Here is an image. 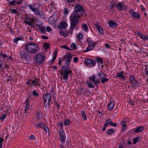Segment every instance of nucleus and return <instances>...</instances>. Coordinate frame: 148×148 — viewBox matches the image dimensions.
Wrapping results in <instances>:
<instances>
[{"mask_svg":"<svg viewBox=\"0 0 148 148\" xmlns=\"http://www.w3.org/2000/svg\"><path fill=\"white\" fill-rule=\"evenodd\" d=\"M24 23L26 24H28L29 26L31 25H32L31 23L30 22H28V21H24Z\"/></svg>","mask_w":148,"mask_h":148,"instance_id":"680f3d73","label":"nucleus"},{"mask_svg":"<svg viewBox=\"0 0 148 148\" xmlns=\"http://www.w3.org/2000/svg\"><path fill=\"white\" fill-rule=\"evenodd\" d=\"M96 27L97 30L101 34H103V30L101 27L99 25L97 24L95 25Z\"/></svg>","mask_w":148,"mask_h":148,"instance_id":"b1692460","label":"nucleus"},{"mask_svg":"<svg viewBox=\"0 0 148 148\" xmlns=\"http://www.w3.org/2000/svg\"><path fill=\"white\" fill-rule=\"evenodd\" d=\"M44 45L47 49H48L49 47V45L47 42L44 43Z\"/></svg>","mask_w":148,"mask_h":148,"instance_id":"09e8293b","label":"nucleus"},{"mask_svg":"<svg viewBox=\"0 0 148 148\" xmlns=\"http://www.w3.org/2000/svg\"><path fill=\"white\" fill-rule=\"evenodd\" d=\"M4 141V139L3 138L0 137V148L2 147V143Z\"/></svg>","mask_w":148,"mask_h":148,"instance_id":"8fccbe9b","label":"nucleus"},{"mask_svg":"<svg viewBox=\"0 0 148 148\" xmlns=\"http://www.w3.org/2000/svg\"><path fill=\"white\" fill-rule=\"evenodd\" d=\"M87 85L88 87L90 88H94V85H92V83L90 82H87Z\"/></svg>","mask_w":148,"mask_h":148,"instance_id":"c9c22d12","label":"nucleus"},{"mask_svg":"<svg viewBox=\"0 0 148 148\" xmlns=\"http://www.w3.org/2000/svg\"><path fill=\"white\" fill-rule=\"evenodd\" d=\"M42 129L44 130L46 132H48V134H49V129L48 127L47 126H46L45 125L44 127V128H43Z\"/></svg>","mask_w":148,"mask_h":148,"instance_id":"58836bf2","label":"nucleus"},{"mask_svg":"<svg viewBox=\"0 0 148 148\" xmlns=\"http://www.w3.org/2000/svg\"><path fill=\"white\" fill-rule=\"evenodd\" d=\"M130 13L131 14L132 17L138 18H140V15L139 13L134 11L131 12Z\"/></svg>","mask_w":148,"mask_h":148,"instance_id":"aec40b11","label":"nucleus"},{"mask_svg":"<svg viewBox=\"0 0 148 148\" xmlns=\"http://www.w3.org/2000/svg\"><path fill=\"white\" fill-rule=\"evenodd\" d=\"M56 21V20L55 19L53 15L51 16L48 19L49 23L51 24H53Z\"/></svg>","mask_w":148,"mask_h":148,"instance_id":"4be33fe9","label":"nucleus"},{"mask_svg":"<svg viewBox=\"0 0 148 148\" xmlns=\"http://www.w3.org/2000/svg\"><path fill=\"white\" fill-rule=\"evenodd\" d=\"M41 37L42 39H47L48 38V37L43 35L41 36Z\"/></svg>","mask_w":148,"mask_h":148,"instance_id":"69168bd1","label":"nucleus"},{"mask_svg":"<svg viewBox=\"0 0 148 148\" xmlns=\"http://www.w3.org/2000/svg\"><path fill=\"white\" fill-rule=\"evenodd\" d=\"M138 138H135L133 139V141L134 143V144H136L138 142Z\"/></svg>","mask_w":148,"mask_h":148,"instance_id":"4d7b16f0","label":"nucleus"},{"mask_svg":"<svg viewBox=\"0 0 148 148\" xmlns=\"http://www.w3.org/2000/svg\"><path fill=\"white\" fill-rule=\"evenodd\" d=\"M145 129L144 126H138L134 130V132L135 133H137L142 132Z\"/></svg>","mask_w":148,"mask_h":148,"instance_id":"4468645a","label":"nucleus"},{"mask_svg":"<svg viewBox=\"0 0 148 148\" xmlns=\"http://www.w3.org/2000/svg\"><path fill=\"white\" fill-rule=\"evenodd\" d=\"M46 59L45 54L43 53H39L36 55L34 58L35 62L37 64L42 63Z\"/></svg>","mask_w":148,"mask_h":148,"instance_id":"20e7f679","label":"nucleus"},{"mask_svg":"<svg viewBox=\"0 0 148 148\" xmlns=\"http://www.w3.org/2000/svg\"><path fill=\"white\" fill-rule=\"evenodd\" d=\"M64 58H66V59L65 61L66 64L67 65L66 67L68 66V68H69L68 66L70 64L71 60L72 59V56L69 54H66L64 56Z\"/></svg>","mask_w":148,"mask_h":148,"instance_id":"9b49d317","label":"nucleus"},{"mask_svg":"<svg viewBox=\"0 0 148 148\" xmlns=\"http://www.w3.org/2000/svg\"><path fill=\"white\" fill-rule=\"evenodd\" d=\"M81 114L83 118H84V120H86L87 118L85 112L84 111H82L81 112Z\"/></svg>","mask_w":148,"mask_h":148,"instance_id":"473e14b6","label":"nucleus"},{"mask_svg":"<svg viewBox=\"0 0 148 148\" xmlns=\"http://www.w3.org/2000/svg\"><path fill=\"white\" fill-rule=\"evenodd\" d=\"M70 47L73 49H75L76 47V45L74 43H72L70 46Z\"/></svg>","mask_w":148,"mask_h":148,"instance_id":"de8ad7c7","label":"nucleus"},{"mask_svg":"<svg viewBox=\"0 0 148 148\" xmlns=\"http://www.w3.org/2000/svg\"><path fill=\"white\" fill-rule=\"evenodd\" d=\"M115 3H114V2H113V1L111 2L110 3V8L111 9H113V8L115 7Z\"/></svg>","mask_w":148,"mask_h":148,"instance_id":"37998d69","label":"nucleus"},{"mask_svg":"<svg viewBox=\"0 0 148 148\" xmlns=\"http://www.w3.org/2000/svg\"><path fill=\"white\" fill-rule=\"evenodd\" d=\"M11 12L12 13H14V14H17L18 12L17 11L14 9H12L11 10Z\"/></svg>","mask_w":148,"mask_h":148,"instance_id":"5fc2aeb1","label":"nucleus"},{"mask_svg":"<svg viewBox=\"0 0 148 148\" xmlns=\"http://www.w3.org/2000/svg\"><path fill=\"white\" fill-rule=\"evenodd\" d=\"M77 38L78 40L81 39L83 37V35L82 34H79L77 36Z\"/></svg>","mask_w":148,"mask_h":148,"instance_id":"79ce46f5","label":"nucleus"},{"mask_svg":"<svg viewBox=\"0 0 148 148\" xmlns=\"http://www.w3.org/2000/svg\"><path fill=\"white\" fill-rule=\"evenodd\" d=\"M114 102L112 101L110 102V104L108 105V109L109 110L112 109L114 106Z\"/></svg>","mask_w":148,"mask_h":148,"instance_id":"a878e982","label":"nucleus"},{"mask_svg":"<svg viewBox=\"0 0 148 148\" xmlns=\"http://www.w3.org/2000/svg\"><path fill=\"white\" fill-rule=\"evenodd\" d=\"M39 80L37 78H35L34 80H32V86H40Z\"/></svg>","mask_w":148,"mask_h":148,"instance_id":"a211bd4d","label":"nucleus"},{"mask_svg":"<svg viewBox=\"0 0 148 148\" xmlns=\"http://www.w3.org/2000/svg\"><path fill=\"white\" fill-rule=\"evenodd\" d=\"M123 71L120 72L119 73H117L116 74V76L119 77H120L121 78L123 79H124L125 78V76H123Z\"/></svg>","mask_w":148,"mask_h":148,"instance_id":"393cba45","label":"nucleus"},{"mask_svg":"<svg viewBox=\"0 0 148 148\" xmlns=\"http://www.w3.org/2000/svg\"><path fill=\"white\" fill-rule=\"evenodd\" d=\"M88 43V46L85 50L83 51L84 53L88 52L92 50L95 45L96 42H93L89 38H87L86 40Z\"/></svg>","mask_w":148,"mask_h":148,"instance_id":"0eeeda50","label":"nucleus"},{"mask_svg":"<svg viewBox=\"0 0 148 148\" xmlns=\"http://www.w3.org/2000/svg\"><path fill=\"white\" fill-rule=\"evenodd\" d=\"M67 25V23L65 22H63L60 23L58 25V28L59 29H61L65 28Z\"/></svg>","mask_w":148,"mask_h":148,"instance_id":"f3484780","label":"nucleus"},{"mask_svg":"<svg viewBox=\"0 0 148 148\" xmlns=\"http://www.w3.org/2000/svg\"><path fill=\"white\" fill-rule=\"evenodd\" d=\"M74 13L82 16L84 13V10L83 7L81 5L77 4L74 8Z\"/></svg>","mask_w":148,"mask_h":148,"instance_id":"6e6552de","label":"nucleus"},{"mask_svg":"<svg viewBox=\"0 0 148 148\" xmlns=\"http://www.w3.org/2000/svg\"><path fill=\"white\" fill-rule=\"evenodd\" d=\"M82 27L83 30L85 32H87L88 30V27L86 24L84 23L82 24Z\"/></svg>","mask_w":148,"mask_h":148,"instance_id":"c85d7f7f","label":"nucleus"},{"mask_svg":"<svg viewBox=\"0 0 148 148\" xmlns=\"http://www.w3.org/2000/svg\"><path fill=\"white\" fill-rule=\"evenodd\" d=\"M57 51L56 50H55L54 53L53 57L51 59L52 62H53L56 59L57 56Z\"/></svg>","mask_w":148,"mask_h":148,"instance_id":"c756f323","label":"nucleus"},{"mask_svg":"<svg viewBox=\"0 0 148 148\" xmlns=\"http://www.w3.org/2000/svg\"><path fill=\"white\" fill-rule=\"evenodd\" d=\"M59 135L60 137V141L63 143H65L66 140L65 135L63 130L59 132Z\"/></svg>","mask_w":148,"mask_h":148,"instance_id":"ddd939ff","label":"nucleus"},{"mask_svg":"<svg viewBox=\"0 0 148 148\" xmlns=\"http://www.w3.org/2000/svg\"><path fill=\"white\" fill-rule=\"evenodd\" d=\"M35 4H33V5H29L28 6L33 12L35 14L39 15L42 18L44 17L45 14L41 10L35 7Z\"/></svg>","mask_w":148,"mask_h":148,"instance_id":"39448f33","label":"nucleus"},{"mask_svg":"<svg viewBox=\"0 0 148 148\" xmlns=\"http://www.w3.org/2000/svg\"><path fill=\"white\" fill-rule=\"evenodd\" d=\"M42 117V114L40 112L37 113L36 116V118L37 119H39L40 118Z\"/></svg>","mask_w":148,"mask_h":148,"instance_id":"49530a36","label":"nucleus"},{"mask_svg":"<svg viewBox=\"0 0 148 148\" xmlns=\"http://www.w3.org/2000/svg\"><path fill=\"white\" fill-rule=\"evenodd\" d=\"M97 62H99L101 64H102L103 63V61L102 59L100 58L97 57Z\"/></svg>","mask_w":148,"mask_h":148,"instance_id":"f704fd0d","label":"nucleus"},{"mask_svg":"<svg viewBox=\"0 0 148 148\" xmlns=\"http://www.w3.org/2000/svg\"><path fill=\"white\" fill-rule=\"evenodd\" d=\"M68 13V10L66 9L65 8L64 9V13L65 14H67Z\"/></svg>","mask_w":148,"mask_h":148,"instance_id":"052dcab7","label":"nucleus"},{"mask_svg":"<svg viewBox=\"0 0 148 148\" xmlns=\"http://www.w3.org/2000/svg\"><path fill=\"white\" fill-rule=\"evenodd\" d=\"M121 124L123 129H125L126 127V124L123 121H122L121 122Z\"/></svg>","mask_w":148,"mask_h":148,"instance_id":"c03bdc74","label":"nucleus"},{"mask_svg":"<svg viewBox=\"0 0 148 148\" xmlns=\"http://www.w3.org/2000/svg\"><path fill=\"white\" fill-rule=\"evenodd\" d=\"M24 47L27 52L33 54H36L39 49L38 45L34 42L28 43L24 45Z\"/></svg>","mask_w":148,"mask_h":148,"instance_id":"f257e3e1","label":"nucleus"},{"mask_svg":"<svg viewBox=\"0 0 148 148\" xmlns=\"http://www.w3.org/2000/svg\"><path fill=\"white\" fill-rule=\"evenodd\" d=\"M25 19L26 20L30 21L32 23L34 22V21L33 20H31V18L28 17H26Z\"/></svg>","mask_w":148,"mask_h":148,"instance_id":"6e6d98bb","label":"nucleus"},{"mask_svg":"<svg viewBox=\"0 0 148 148\" xmlns=\"http://www.w3.org/2000/svg\"><path fill=\"white\" fill-rule=\"evenodd\" d=\"M130 83L133 86H136L138 84V82L135 78V77L133 75H131L129 78Z\"/></svg>","mask_w":148,"mask_h":148,"instance_id":"9d476101","label":"nucleus"},{"mask_svg":"<svg viewBox=\"0 0 148 148\" xmlns=\"http://www.w3.org/2000/svg\"><path fill=\"white\" fill-rule=\"evenodd\" d=\"M112 123V121L110 119H107L105 123L104 124L107 126L109 124L110 125H111Z\"/></svg>","mask_w":148,"mask_h":148,"instance_id":"2f4dec72","label":"nucleus"},{"mask_svg":"<svg viewBox=\"0 0 148 148\" xmlns=\"http://www.w3.org/2000/svg\"><path fill=\"white\" fill-rule=\"evenodd\" d=\"M58 125L60 127L61 129H62L63 127V123L61 122H59Z\"/></svg>","mask_w":148,"mask_h":148,"instance_id":"13d9d810","label":"nucleus"},{"mask_svg":"<svg viewBox=\"0 0 148 148\" xmlns=\"http://www.w3.org/2000/svg\"><path fill=\"white\" fill-rule=\"evenodd\" d=\"M116 6L117 9L120 11H121L123 10H125L127 8L126 6L122 2L118 3L116 4Z\"/></svg>","mask_w":148,"mask_h":148,"instance_id":"f8f14e48","label":"nucleus"},{"mask_svg":"<svg viewBox=\"0 0 148 148\" xmlns=\"http://www.w3.org/2000/svg\"><path fill=\"white\" fill-rule=\"evenodd\" d=\"M107 126L106 125H105V124H104V125H103V128L102 129V131H104L105 130L106 127H107Z\"/></svg>","mask_w":148,"mask_h":148,"instance_id":"774afa93","label":"nucleus"},{"mask_svg":"<svg viewBox=\"0 0 148 148\" xmlns=\"http://www.w3.org/2000/svg\"><path fill=\"white\" fill-rule=\"evenodd\" d=\"M46 29L48 32H50L51 31H52V29L51 27L49 26H47L46 27Z\"/></svg>","mask_w":148,"mask_h":148,"instance_id":"0e129e2a","label":"nucleus"},{"mask_svg":"<svg viewBox=\"0 0 148 148\" xmlns=\"http://www.w3.org/2000/svg\"><path fill=\"white\" fill-rule=\"evenodd\" d=\"M16 3V1L15 0H13L9 3V4L11 6H13Z\"/></svg>","mask_w":148,"mask_h":148,"instance_id":"3c124183","label":"nucleus"},{"mask_svg":"<svg viewBox=\"0 0 148 148\" xmlns=\"http://www.w3.org/2000/svg\"><path fill=\"white\" fill-rule=\"evenodd\" d=\"M108 23L110 27L112 28H113L114 27L117 25V23H116L112 21H109L108 22Z\"/></svg>","mask_w":148,"mask_h":148,"instance_id":"5701e85b","label":"nucleus"},{"mask_svg":"<svg viewBox=\"0 0 148 148\" xmlns=\"http://www.w3.org/2000/svg\"><path fill=\"white\" fill-rule=\"evenodd\" d=\"M6 115L5 114H3L1 116L0 119L1 121H3L5 118H6Z\"/></svg>","mask_w":148,"mask_h":148,"instance_id":"a18cd8bd","label":"nucleus"},{"mask_svg":"<svg viewBox=\"0 0 148 148\" xmlns=\"http://www.w3.org/2000/svg\"><path fill=\"white\" fill-rule=\"evenodd\" d=\"M59 33L61 35L65 37H66L68 35V34L67 32L62 30H60Z\"/></svg>","mask_w":148,"mask_h":148,"instance_id":"bb28decb","label":"nucleus"},{"mask_svg":"<svg viewBox=\"0 0 148 148\" xmlns=\"http://www.w3.org/2000/svg\"><path fill=\"white\" fill-rule=\"evenodd\" d=\"M43 99L44 102H46L47 101L49 103L51 99V95L49 93H46L43 95Z\"/></svg>","mask_w":148,"mask_h":148,"instance_id":"2eb2a0df","label":"nucleus"},{"mask_svg":"<svg viewBox=\"0 0 148 148\" xmlns=\"http://www.w3.org/2000/svg\"><path fill=\"white\" fill-rule=\"evenodd\" d=\"M81 16L75 13L71 15L70 17L71 20L70 23L71 28L70 29L71 30H72L74 29L76 25L78 22L79 18Z\"/></svg>","mask_w":148,"mask_h":148,"instance_id":"7ed1b4c3","label":"nucleus"},{"mask_svg":"<svg viewBox=\"0 0 148 148\" xmlns=\"http://www.w3.org/2000/svg\"><path fill=\"white\" fill-rule=\"evenodd\" d=\"M114 132V130L113 129H109L107 131V133L108 135L111 134L113 133Z\"/></svg>","mask_w":148,"mask_h":148,"instance_id":"7c9ffc66","label":"nucleus"},{"mask_svg":"<svg viewBox=\"0 0 148 148\" xmlns=\"http://www.w3.org/2000/svg\"><path fill=\"white\" fill-rule=\"evenodd\" d=\"M70 122V121L69 119H66L64 122V125H68Z\"/></svg>","mask_w":148,"mask_h":148,"instance_id":"72a5a7b5","label":"nucleus"},{"mask_svg":"<svg viewBox=\"0 0 148 148\" xmlns=\"http://www.w3.org/2000/svg\"><path fill=\"white\" fill-rule=\"evenodd\" d=\"M73 61L75 63H76L77 62L78 60V58L77 57H75L73 59Z\"/></svg>","mask_w":148,"mask_h":148,"instance_id":"e2e57ef3","label":"nucleus"},{"mask_svg":"<svg viewBox=\"0 0 148 148\" xmlns=\"http://www.w3.org/2000/svg\"><path fill=\"white\" fill-rule=\"evenodd\" d=\"M42 129L44 130L46 132H48V134H49V129L48 127L47 126H46L45 125L44 127V128H43Z\"/></svg>","mask_w":148,"mask_h":148,"instance_id":"ea45409f","label":"nucleus"},{"mask_svg":"<svg viewBox=\"0 0 148 148\" xmlns=\"http://www.w3.org/2000/svg\"><path fill=\"white\" fill-rule=\"evenodd\" d=\"M21 39L19 38H16L13 40V41L16 43H17V41L19 40H20Z\"/></svg>","mask_w":148,"mask_h":148,"instance_id":"603ef678","label":"nucleus"},{"mask_svg":"<svg viewBox=\"0 0 148 148\" xmlns=\"http://www.w3.org/2000/svg\"><path fill=\"white\" fill-rule=\"evenodd\" d=\"M138 35L139 36L140 38L143 40H148V36L143 35L142 34H138Z\"/></svg>","mask_w":148,"mask_h":148,"instance_id":"cd10ccee","label":"nucleus"},{"mask_svg":"<svg viewBox=\"0 0 148 148\" xmlns=\"http://www.w3.org/2000/svg\"><path fill=\"white\" fill-rule=\"evenodd\" d=\"M20 54L21 58L26 60H28L30 58L29 55L26 53L24 52L22 53L20 51Z\"/></svg>","mask_w":148,"mask_h":148,"instance_id":"6ab92c4d","label":"nucleus"},{"mask_svg":"<svg viewBox=\"0 0 148 148\" xmlns=\"http://www.w3.org/2000/svg\"><path fill=\"white\" fill-rule=\"evenodd\" d=\"M45 27L44 26H42L40 29H39L40 32L42 33H45Z\"/></svg>","mask_w":148,"mask_h":148,"instance_id":"a19ab883","label":"nucleus"},{"mask_svg":"<svg viewBox=\"0 0 148 148\" xmlns=\"http://www.w3.org/2000/svg\"><path fill=\"white\" fill-rule=\"evenodd\" d=\"M30 102V100L29 98L27 99L25 101V112L27 111L29 108V103Z\"/></svg>","mask_w":148,"mask_h":148,"instance_id":"dca6fc26","label":"nucleus"},{"mask_svg":"<svg viewBox=\"0 0 148 148\" xmlns=\"http://www.w3.org/2000/svg\"><path fill=\"white\" fill-rule=\"evenodd\" d=\"M29 138L30 140H34L35 138V137L33 135H31L30 136Z\"/></svg>","mask_w":148,"mask_h":148,"instance_id":"338daca9","label":"nucleus"},{"mask_svg":"<svg viewBox=\"0 0 148 148\" xmlns=\"http://www.w3.org/2000/svg\"><path fill=\"white\" fill-rule=\"evenodd\" d=\"M61 47L66 49L71 50V49L69 48L66 45H62L61 46Z\"/></svg>","mask_w":148,"mask_h":148,"instance_id":"864d4df0","label":"nucleus"},{"mask_svg":"<svg viewBox=\"0 0 148 148\" xmlns=\"http://www.w3.org/2000/svg\"><path fill=\"white\" fill-rule=\"evenodd\" d=\"M108 80V79L104 77L101 79V82L102 83H104L107 82Z\"/></svg>","mask_w":148,"mask_h":148,"instance_id":"e433bc0d","label":"nucleus"},{"mask_svg":"<svg viewBox=\"0 0 148 148\" xmlns=\"http://www.w3.org/2000/svg\"><path fill=\"white\" fill-rule=\"evenodd\" d=\"M44 106L45 108H48L49 107V103H48V102H47V103H46V102H44Z\"/></svg>","mask_w":148,"mask_h":148,"instance_id":"bf43d9fd","label":"nucleus"},{"mask_svg":"<svg viewBox=\"0 0 148 148\" xmlns=\"http://www.w3.org/2000/svg\"><path fill=\"white\" fill-rule=\"evenodd\" d=\"M32 94L35 97H37L39 95V94L37 93L36 91L35 90H33L32 92Z\"/></svg>","mask_w":148,"mask_h":148,"instance_id":"4c0bfd02","label":"nucleus"},{"mask_svg":"<svg viewBox=\"0 0 148 148\" xmlns=\"http://www.w3.org/2000/svg\"><path fill=\"white\" fill-rule=\"evenodd\" d=\"M62 71H59L60 74L63 75L61 78H63V79L65 81H67L69 78L68 75L72 74V71L70 69L65 65H63L62 68Z\"/></svg>","mask_w":148,"mask_h":148,"instance_id":"f03ea898","label":"nucleus"},{"mask_svg":"<svg viewBox=\"0 0 148 148\" xmlns=\"http://www.w3.org/2000/svg\"><path fill=\"white\" fill-rule=\"evenodd\" d=\"M84 63L85 65H89L91 67H94L96 64V62L90 59H85Z\"/></svg>","mask_w":148,"mask_h":148,"instance_id":"1a4fd4ad","label":"nucleus"},{"mask_svg":"<svg viewBox=\"0 0 148 148\" xmlns=\"http://www.w3.org/2000/svg\"><path fill=\"white\" fill-rule=\"evenodd\" d=\"M35 127L37 128H41L42 129L44 128L45 125L42 122L38 123L37 124H35Z\"/></svg>","mask_w":148,"mask_h":148,"instance_id":"412c9836","label":"nucleus"},{"mask_svg":"<svg viewBox=\"0 0 148 148\" xmlns=\"http://www.w3.org/2000/svg\"><path fill=\"white\" fill-rule=\"evenodd\" d=\"M98 76L99 77V79L96 80L95 79V77L94 75L91 76L89 78V79L96 86L100 83L99 80L101 79H102V78H103L106 75L101 72V73L98 74Z\"/></svg>","mask_w":148,"mask_h":148,"instance_id":"423d86ee","label":"nucleus"}]
</instances>
